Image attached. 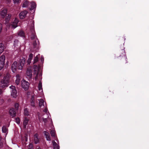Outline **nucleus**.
Wrapping results in <instances>:
<instances>
[{
	"label": "nucleus",
	"instance_id": "nucleus-1",
	"mask_svg": "<svg viewBox=\"0 0 149 149\" xmlns=\"http://www.w3.org/2000/svg\"><path fill=\"white\" fill-rule=\"evenodd\" d=\"M25 59L23 57L20 59L19 63L17 62H14L11 66V69L13 72H15L17 69L22 70L23 66L25 64Z\"/></svg>",
	"mask_w": 149,
	"mask_h": 149
},
{
	"label": "nucleus",
	"instance_id": "nucleus-2",
	"mask_svg": "<svg viewBox=\"0 0 149 149\" xmlns=\"http://www.w3.org/2000/svg\"><path fill=\"white\" fill-rule=\"evenodd\" d=\"M31 23L32 24L30 28V31L28 32V33H29V34H31V39H35V40L33 43L34 48L36 47L37 45L38 44V41L37 38H36V36L35 35V31L34 29V24L33 21H31Z\"/></svg>",
	"mask_w": 149,
	"mask_h": 149
},
{
	"label": "nucleus",
	"instance_id": "nucleus-3",
	"mask_svg": "<svg viewBox=\"0 0 149 149\" xmlns=\"http://www.w3.org/2000/svg\"><path fill=\"white\" fill-rule=\"evenodd\" d=\"M10 75L9 73L5 75L0 82V87L4 88L8 86L9 83Z\"/></svg>",
	"mask_w": 149,
	"mask_h": 149
},
{
	"label": "nucleus",
	"instance_id": "nucleus-4",
	"mask_svg": "<svg viewBox=\"0 0 149 149\" xmlns=\"http://www.w3.org/2000/svg\"><path fill=\"white\" fill-rule=\"evenodd\" d=\"M38 100L39 101V107L42 109L44 108V110H43V111L45 113H46V114L48 116V114L49 112L47 110L46 102L43 99H40Z\"/></svg>",
	"mask_w": 149,
	"mask_h": 149
},
{
	"label": "nucleus",
	"instance_id": "nucleus-5",
	"mask_svg": "<svg viewBox=\"0 0 149 149\" xmlns=\"http://www.w3.org/2000/svg\"><path fill=\"white\" fill-rule=\"evenodd\" d=\"M33 68L34 69V73L35 74H36L35 78V80L37 81L38 79H41L42 74L41 73L39 72V66L35 65L33 66Z\"/></svg>",
	"mask_w": 149,
	"mask_h": 149
},
{
	"label": "nucleus",
	"instance_id": "nucleus-6",
	"mask_svg": "<svg viewBox=\"0 0 149 149\" xmlns=\"http://www.w3.org/2000/svg\"><path fill=\"white\" fill-rule=\"evenodd\" d=\"M10 88L11 89V95L14 98H16L17 96V91L15 87L12 86Z\"/></svg>",
	"mask_w": 149,
	"mask_h": 149
},
{
	"label": "nucleus",
	"instance_id": "nucleus-7",
	"mask_svg": "<svg viewBox=\"0 0 149 149\" xmlns=\"http://www.w3.org/2000/svg\"><path fill=\"white\" fill-rule=\"evenodd\" d=\"M21 82L22 88L24 89L25 90H27L29 87V83L24 79L22 80Z\"/></svg>",
	"mask_w": 149,
	"mask_h": 149
},
{
	"label": "nucleus",
	"instance_id": "nucleus-8",
	"mask_svg": "<svg viewBox=\"0 0 149 149\" xmlns=\"http://www.w3.org/2000/svg\"><path fill=\"white\" fill-rule=\"evenodd\" d=\"M5 57L4 55H2L0 57V70L3 68L5 63Z\"/></svg>",
	"mask_w": 149,
	"mask_h": 149
},
{
	"label": "nucleus",
	"instance_id": "nucleus-9",
	"mask_svg": "<svg viewBox=\"0 0 149 149\" xmlns=\"http://www.w3.org/2000/svg\"><path fill=\"white\" fill-rule=\"evenodd\" d=\"M26 75L29 78H31L32 77V73L31 67H29L27 69L26 72Z\"/></svg>",
	"mask_w": 149,
	"mask_h": 149
},
{
	"label": "nucleus",
	"instance_id": "nucleus-10",
	"mask_svg": "<svg viewBox=\"0 0 149 149\" xmlns=\"http://www.w3.org/2000/svg\"><path fill=\"white\" fill-rule=\"evenodd\" d=\"M18 22V20L17 18H15L10 26L12 28L15 29L17 26V23Z\"/></svg>",
	"mask_w": 149,
	"mask_h": 149
},
{
	"label": "nucleus",
	"instance_id": "nucleus-11",
	"mask_svg": "<svg viewBox=\"0 0 149 149\" xmlns=\"http://www.w3.org/2000/svg\"><path fill=\"white\" fill-rule=\"evenodd\" d=\"M7 10L6 8H3L0 12V15L3 18H4L6 15Z\"/></svg>",
	"mask_w": 149,
	"mask_h": 149
},
{
	"label": "nucleus",
	"instance_id": "nucleus-12",
	"mask_svg": "<svg viewBox=\"0 0 149 149\" xmlns=\"http://www.w3.org/2000/svg\"><path fill=\"white\" fill-rule=\"evenodd\" d=\"M28 12L24 10L21 12L19 14V17L21 19L24 18L27 14Z\"/></svg>",
	"mask_w": 149,
	"mask_h": 149
},
{
	"label": "nucleus",
	"instance_id": "nucleus-13",
	"mask_svg": "<svg viewBox=\"0 0 149 149\" xmlns=\"http://www.w3.org/2000/svg\"><path fill=\"white\" fill-rule=\"evenodd\" d=\"M51 128L50 129L51 130L50 131V134L52 136L55 137L56 136V134L55 133V130L54 128V126L53 125H51Z\"/></svg>",
	"mask_w": 149,
	"mask_h": 149
},
{
	"label": "nucleus",
	"instance_id": "nucleus-14",
	"mask_svg": "<svg viewBox=\"0 0 149 149\" xmlns=\"http://www.w3.org/2000/svg\"><path fill=\"white\" fill-rule=\"evenodd\" d=\"M9 113L11 116L15 117L16 115V112L14 109L12 108L9 110Z\"/></svg>",
	"mask_w": 149,
	"mask_h": 149
},
{
	"label": "nucleus",
	"instance_id": "nucleus-15",
	"mask_svg": "<svg viewBox=\"0 0 149 149\" xmlns=\"http://www.w3.org/2000/svg\"><path fill=\"white\" fill-rule=\"evenodd\" d=\"M35 97L34 96H32L31 101V106L33 107H35Z\"/></svg>",
	"mask_w": 149,
	"mask_h": 149
},
{
	"label": "nucleus",
	"instance_id": "nucleus-16",
	"mask_svg": "<svg viewBox=\"0 0 149 149\" xmlns=\"http://www.w3.org/2000/svg\"><path fill=\"white\" fill-rule=\"evenodd\" d=\"M44 134L46 136V138L47 139V140L49 141H51V138L50 136L49 133L45 131Z\"/></svg>",
	"mask_w": 149,
	"mask_h": 149
},
{
	"label": "nucleus",
	"instance_id": "nucleus-17",
	"mask_svg": "<svg viewBox=\"0 0 149 149\" xmlns=\"http://www.w3.org/2000/svg\"><path fill=\"white\" fill-rule=\"evenodd\" d=\"M2 130L3 133H6V134H7L8 132V129L6 126H3L2 127Z\"/></svg>",
	"mask_w": 149,
	"mask_h": 149
},
{
	"label": "nucleus",
	"instance_id": "nucleus-18",
	"mask_svg": "<svg viewBox=\"0 0 149 149\" xmlns=\"http://www.w3.org/2000/svg\"><path fill=\"white\" fill-rule=\"evenodd\" d=\"M16 79L15 81V83L17 85H18L19 84L20 81V77L19 75L18 74H17L16 76Z\"/></svg>",
	"mask_w": 149,
	"mask_h": 149
},
{
	"label": "nucleus",
	"instance_id": "nucleus-19",
	"mask_svg": "<svg viewBox=\"0 0 149 149\" xmlns=\"http://www.w3.org/2000/svg\"><path fill=\"white\" fill-rule=\"evenodd\" d=\"M54 149H59V146L53 140L52 141Z\"/></svg>",
	"mask_w": 149,
	"mask_h": 149
},
{
	"label": "nucleus",
	"instance_id": "nucleus-20",
	"mask_svg": "<svg viewBox=\"0 0 149 149\" xmlns=\"http://www.w3.org/2000/svg\"><path fill=\"white\" fill-rule=\"evenodd\" d=\"M33 58V54H31L29 56V57L27 61V63L28 64H30L31 63V61Z\"/></svg>",
	"mask_w": 149,
	"mask_h": 149
},
{
	"label": "nucleus",
	"instance_id": "nucleus-21",
	"mask_svg": "<svg viewBox=\"0 0 149 149\" xmlns=\"http://www.w3.org/2000/svg\"><path fill=\"white\" fill-rule=\"evenodd\" d=\"M38 135L36 134L34 135V142L35 144H37L39 142V139L38 138Z\"/></svg>",
	"mask_w": 149,
	"mask_h": 149
},
{
	"label": "nucleus",
	"instance_id": "nucleus-22",
	"mask_svg": "<svg viewBox=\"0 0 149 149\" xmlns=\"http://www.w3.org/2000/svg\"><path fill=\"white\" fill-rule=\"evenodd\" d=\"M38 88L39 91H40V92H43L42 89V84L40 81L39 82Z\"/></svg>",
	"mask_w": 149,
	"mask_h": 149
},
{
	"label": "nucleus",
	"instance_id": "nucleus-23",
	"mask_svg": "<svg viewBox=\"0 0 149 149\" xmlns=\"http://www.w3.org/2000/svg\"><path fill=\"white\" fill-rule=\"evenodd\" d=\"M29 4V2L27 0H25L23 3L22 7L23 8L26 7L28 6Z\"/></svg>",
	"mask_w": 149,
	"mask_h": 149
},
{
	"label": "nucleus",
	"instance_id": "nucleus-24",
	"mask_svg": "<svg viewBox=\"0 0 149 149\" xmlns=\"http://www.w3.org/2000/svg\"><path fill=\"white\" fill-rule=\"evenodd\" d=\"M31 8L30 9V10H33L36 7V3L33 2L31 3Z\"/></svg>",
	"mask_w": 149,
	"mask_h": 149
},
{
	"label": "nucleus",
	"instance_id": "nucleus-25",
	"mask_svg": "<svg viewBox=\"0 0 149 149\" xmlns=\"http://www.w3.org/2000/svg\"><path fill=\"white\" fill-rule=\"evenodd\" d=\"M49 113H48V116L46 114V113H45V115H44V116H44V117L43 118V121L45 123H46L47 122V118L49 117Z\"/></svg>",
	"mask_w": 149,
	"mask_h": 149
},
{
	"label": "nucleus",
	"instance_id": "nucleus-26",
	"mask_svg": "<svg viewBox=\"0 0 149 149\" xmlns=\"http://www.w3.org/2000/svg\"><path fill=\"white\" fill-rule=\"evenodd\" d=\"M4 49L3 45L2 43L0 44V54L3 51Z\"/></svg>",
	"mask_w": 149,
	"mask_h": 149
},
{
	"label": "nucleus",
	"instance_id": "nucleus-27",
	"mask_svg": "<svg viewBox=\"0 0 149 149\" xmlns=\"http://www.w3.org/2000/svg\"><path fill=\"white\" fill-rule=\"evenodd\" d=\"M28 122V120L26 118H25L24 120L23 124L25 128L26 127V126Z\"/></svg>",
	"mask_w": 149,
	"mask_h": 149
},
{
	"label": "nucleus",
	"instance_id": "nucleus-28",
	"mask_svg": "<svg viewBox=\"0 0 149 149\" xmlns=\"http://www.w3.org/2000/svg\"><path fill=\"white\" fill-rule=\"evenodd\" d=\"M39 55H37L36 57H35L33 61V64H34L38 61V58L39 57Z\"/></svg>",
	"mask_w": 149,
	"mask_h": 149
},
{
	"label": "nucleus",
	"instance_id": "nucleus-29",
	"mask_svg": "<svg viewBox=\"0 0 149 149\" xmlns=\"http://www.w3.org/2000/svg\"><path fill=\"white\" fill-rule=\"evenodd\" d=\"M18 35L21 37H24V33L22 31H20L18 33Z\"/></svg>",
	"mask_w": 149,
	"mask_h": 149
},
{
	"label": "nucleus",
	"instance_id": "nucleus-30",
	"mask_svg": "<svg viewBox=\"0 0 149 149\" xmlns=\"http://www.w3.org/2000/svg\"><path fill=\"white\" fill-rule=\"evenodd\" d=\"M24 114L26 116H28L29 115V112L26 108L24 109Z\"/></svg>",
	"mask_w": 149,
	"mask_h": 149
},
{
	"label": "nucleus",
	"instance_id": "nucleus-31",
	"mask_svg": "<svg viewBox=\"0 0 149 149\" xmlns=\"http://www.w3.org/2000/svg\"><path fill=\"white\" fill-rule=\"evenodd\" d=\"M11 17V15H8V16H7L6 18V23H7V22H8L10 20V18Z\"/></svg>",
	"mask_w": 149,
	"mask_h": 149
},
{
	"label": "nucleus",
	"instance_id": "nucleus-32",
	"mask_svg": "<svg viewBox=\"0 0 149 149\" xmlns=\"http://www.w3.org/2000/svg\"><path fill=\"white\" fill-rule=\"evenodd\" d=\"M15 121L18 124H19L20 123V120L19 118H15Z\"/></svg>",
	"mask_w": 149,
	"mask_h": 149
},
{
	"label": "nucleus",
	"instance_id": "nucleus-33",
	"mask_svg": "<svg viewBox=\"0 0 149 149\" xmlns=\"http://www.w3.org/2000/svg\"><path fill=\"white\" fill-rule=\"evenodd\" d=\"M21 0H13V3L15 4H18L20 2Z\"/></svg>",
	"mask_w": 149,
	"mask_h": 149
},
{
	"label": "nucleus",
	"instance_id": "nucleus-34",
	"mask_svg": "<svg viewBox=\"0 0 149 149\" xmlns=\"http://www.w3.org/2000/svg\"><path fill=\"white\" fill-rule=\"evenodd\" d=\"M19 43L18 41L17 40H15L14 41V45L15 47L17 45V44Z\"/></svg>",
	"mask_w": 149,
	"mask_h": 149
},
{
	"label": "nucleus",
	"instance_id": "nucleus-35",
	"mask_svg": "<svg viewBox=\"0 0 149 149\" xmlns=\"http://www.w3.org/2000/svg\"><path fill=\"white\" fill-rule=\"evenodd\" d=\"M14 106L16 110H18V109L19 105L18 103H15V104Z\"/></svg>",
	"mask_w": 149,
	"mask_h": 149
},
{
	"label": "nucleus",
	"instance_id": "nucleus-36",
	"mask_svg": "<svg viewBox=\"0 0 149 149\" xmlns=\"http://www.w3.org/2000/svg\"><path fill=\"white\" fill-rule=\"evenodd\" d=\"M29 149H33V145L32 143H30L29 145Z\"/></svg>",
	"mask_w": 149,
	"mask_h": 149
},
{
	"label": "nucleus",
	"instance_id": "nucleus-37",
	"mask_svg": "<svg viewBox=\"0 0 149 149\" xmlns=\"http://www.w3.org/2000/svg\"><path fill=\"white\" fill-rule=\"evenodd\" d=\"M3 146V143L2 141V139L0 136V146L1 147H2Z\"/></svg>",
	"mask_w": 149,
	"mask_h": 149
},
{
	"label": "nucleus",
	"instance_id": "nucleus-38",
	"mask_svg": "<svg viewBox=\"0 0 149 149\" xmlns=\"http://www.w3.org/2000/svg\"><path fill=\"white\" fill-rule=\"evenodd\" d=\"M2 29V25L0 24V33L1 32Z\"/></svg>",
	"mask_w": 149,
	"mask_h": 149
},
{
	"label": "nucleus",
	"instance_id": "nucleus-39",
	"mask_svg": "<svg viewBox=\"0 0 149 149\" xmlns=\"http://www.w3.org/2000/svg\"><path fill=\"white\" fill-rule=\"evenodd\" d=\"M44 58L42 56H41V61L42 62H43L44 61Z\"/></svg>",
	"mask_w": 149,
	"mask_h": 149
},
{
	"label": "nucleus",
	"instance_id": "nucleus-40",
	"mask_svg": "<svg viewBox=\"0 0 149 149\" xmlns=\"http://www.w3.org/2000/svg\"><path fill=\"white\" fill-rule=\"evenodd\" d=\"M2 77V74H1V73H0V79L1 78V77Z\"/></svg>",
	"mask_w": 149,
	"mask_h": 149
},
{
	"label": "nucleus",
	"instance_id": "nucleus-41",
	"mask_svg": "<svg viewBox=\"0 0 149 149\" xmlns=\"http://www.w3.org/2000/svg\"><path fill=\"white\" fill-rule=\"evenodd\" d=\"M2 93V90L1 89H0V94H1Z\"/></svg>",
	"mask_w": 149,
	"mask_h": 149
},
{
	"label": "nucleus",
	"instance_id": "nucleus-42",
	"mask_svg": "<svg viewBox=\"0 0 149 149\" xmlns=\"http://www.w3.org/2000/svg\"><path fill=\"white\" fill-rule=\"evenodd\" d=\"M37 149H41V148L39 147H38V148H37Z\"/></svg>",
	"mask_w": 149,
	"mask_h": 149
},
{
	"label": "nucleus",
	"instance_id": "nucleus-43",
	"mask_svg": "<svg viewBox=\"0 0 149 149\" xmlns=\"http://www.w3.org/2000/svg\"><path fill=\"white\" fill-rule=\"evenodd\" d=\"M1 100L2 102H3V100Z\"/></svg>",
	"mask_w": 149,
	"mask_h": 149
}]
</instances>
